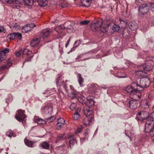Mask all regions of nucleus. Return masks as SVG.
Here are the masks:
<instances>
[{
	"instance_id": "48",
	"label": "nucleus",
	"mask_w": 154,
	"mask_h": 154,
	"mask_svg": "<svg viewBox=\"0 0 154 154\" xmlns=\"http://www.w3.org/2000/svg\"><path fill=\"white\" fill-rule=\"evenodd\" d=\"M57 123H60L61 124H62V125H64L65 120L63 119L60 118L57 119Z\"/></svg>"
},
{
	"instance_id": "8",
	"label": "nucleus",
	"mask_w": 154,
	"mask_h": 154,
	"mask_svg": "<svg viewBox=\"0 0 154 154\" xmlns=\"http://www.w3.org/2000/svg\"><path fill=\"white\" fill-rule=\"evenodd\" d=\"M126 103L128 107L132 109H136L138 103L137 101L133 100H127Z\"/></svg>"
},
{
	"instance_id": "61",
	"label": "nucleus",
	"mask_w": 154,
	"mask_h": 154,
	"mask_svg": "<svg viewBox=\"0 0 154 154\" xmlns=\"http://www.w3.org/2000/svg\"><path fill=\"white\" fill-rule=\"evenodd\" d=\"M71 93L72 94L74 95V97H75L77 94V92L76 91H73Z\"/></svg>"
},
{
	"instance_id": "63",
	"label": "nucleus",
	"mask_w": 154,
	"mask_h": 154,
	"mask_svg": "<svg viewBox=\"0 0 154 154\" xmlns=\"http://www.w3.org/2000/svg\"><path fill=\"white\" fill-rule=\"evenodd\" d=\"M64 134H59V135L58 136V137L59 138H62V137H64Z\"/></svg>"
},
{
	"instance_id": "31",
	"label": "nucleus",
	"mask_w": 154,
	"mask_h": 154,
	"mask_svg": "<svg viewBox=\"0 0 154 154\" xmlns=\"http://www.w3.org/2000/svg\"><path fill=\"white\" fill-rule=\"evenodd\" d=\"M116 76L119 78H125L127 77V75L125 72H119L117 73Z\"/></svg>"
},
{
	"instance_id": "55",
	"label": "nucleus",
	"mask_w": 154,
	"mask_h": 154,
	"mask_svg": "<svg viewBox=\"0 0 154 154\" xmlns=\"http://www.w3.org/2000/svg\"><path fill=\"white\" fill-rule=\"evenodd\" d=\"M6 58V57H5V56H2L1 55L0 53V64H1L2 61L4 60H5Z\"/></svg>"
},
{
	"instance_id": "29",
	"label": "nucleus",
	"mask_w": 154,
	"mask_h": 154,
	"mask_svg": "<svg viewBox=\"0 0 154 154\" xmlns=\"http://www.w3.org/2000/svg\"><path fill=\"white\" fill-rule=\"evenodd\" d=\"M82 41L80 40H79L75 41L74 45H75V46H73L70 51V52H72L75 50V48L78 47L79 45L81 44Z\"/></svg>"
},
{
	"instance_id": "3",
	"label": "nucleus",
	"mask_w": 154,
	"mask_h": 154,
	"mask_svg": "<svg viewBox=\"0 0 154 154\" xmlns=\"http://www.w3.org/2000/svg\"><path fill=\"white\" fill-rule=\"evenodd\" d=\"M33 57L32 51L27 48L24 49L23 51L22 57L25 61L23 62V64L26 62L30 61Z\"/></svg>"
},
{
	"instance_id": "41",
	"label": "nucleus",
	"mask_w": 154,
	"mask_h": 154,
	"mask_svg": "<svg viewBox=\"0 0 154 154\" xmlns=\"http://www.w3.org/2000/svg\"><path fill=\"white\" fill-rule=\"evenodd\" d=\"M8 39H9L10 40H13L15 38V33H11L9 34L7 36Z\"/></svg>"
},
{
	"instance_id": "52",
	"label": "nucleus",
	"mask_w": 154,
	"mask_h": 154,
	"mask_svg": "<svg viewBox=\"0 0 154 154\" xmlns=\"http://www.w3.org/2000/svg\"><path fill=\"white\" fill-rule=\"evenodd\" d=\"M89 22V21L88 20H85L82 21L80 22L81 25H86L88 24Z\"/></svg>"
},
{
	"instance_id": "43",
	"label": "nucleus",
	"mask_w": 154,
	"mask_h": 154,
	"mask_svg": "<svg viewBox=\"0 0 154 154\" xmlns=\"http://www.w3.org/2000/svg\"><path fill=\"white\" fill-rule=\"evenodd\" d=\"M114 55L117 58H119L122 57L123 55L122 52H116L114 53Z\"/></svg>"
},
{
	"instance_id": "20",
	"label": "nucleus",
	"mask_w": 154,
	"mask_h": 154,
	"mask_svg": "<svg viewBox=\"0 0 154 154\" xmlns=\"http://www.w3.org/2000/svg\"><path fill=\"white\" fill-rule=\"evenodd\" d=\"M3 2H6L10 4H21L22 1L21 0H0Z\"/></svg>"
},
{
	"instance_id": "33",
	"label": "nucleus",
	"mask_w": 154,
	"mask_h": 154,
	"mask_svg": "<svg viewBox=\"0 0 154 154\" xmlns=\"http://www.w3.org/2000/svg\"><path fill=\"white\" fill-rule=\"evenodd\" d=\"M60 5L62 8H64L68 6L66 0H59Z\"/></svg>"
},
{
	"instance_id": "21",
	"label": "nucleus",
	"mask_w": 154,
	"mask_h": 154,
	"mask_svg": "<svg viewBox=\"0 0 154 154\" xmlns=\"http://www.w3.org/2000/svg\"><path fill=\"white\" fill-rule=\"evenodd\" d=\"M40 40V38L38 37L34 38L31 42V46L33 47H37Z\"/></svg>"
},
{
	"instance_id": "40",
	"label": "nucleus",
	"mask_w": 154,
	"mask_h": 154,
	"mask_svg": "<svg viewBox=\"0 0 154 154\" xmlns=\"http://www.w3.org/2000/svg\"><path fill=\"white\" fill-rule=\"evenodd\" d=\"M105 20L107 23H112V22H114L112 18L109 15H107L105 17Z\"/></svg>"
},
{
	"instance_id": "23",
	"label": "nucleus",
	"mask_w": 154,
	"mask_h": 154,
	"mask_svg": "<svg viewBox=\"0 0 154 154\" xmlns=\"http://www.w3.org/2000/svg\"><path fill=\"white\" fill-rule=\"evenodd\" d=\"M140 105L142 108L144 109H147L149 106V103L147 100H144L140 102Z\"/></svg>"
},
{
	"instance_id": "60",
	"label": "nucleus",
	"mask_w": 154,
	"mask_h": 154,
	"mask_svg": "<svg viewBox=\"0 0 154 154\" xmlns=\"http://www.w3.org/2000/svg\"><path fill=\"white\" fill-rule=\"evenodd\" d=\"M4 27L3 26H0V32H4Z\"/></svg>"
},
{
	"instance_id": "27",
	"label": "nucleus",
	"mask_w": 154,
	"mask_h": 154,
	"mask_svg": "<svg viewBox=\"0 0 154 154\" xmlns=\"http://www.w3.org/2000/svg\"><path fill=\"white\" fill-rule=\"evenodd\" d=\"M36 1L41 6H46L48 4V2L47 0H36Z\"/></svg>"
},
{
	"instance_id": "56",
	"label": "nucleus",
	"mask_w": 154,
	"mask_h": 154,
	"mask_svg": "<svg viewBox=\"0 0 154 154\" xmlns=\"http://www.w3.org/2000/svg\"><path fill=\"white\" fill-rule=\"evenodd\" d=\"M149 134L151 137H154V127L150 132ZM152 141L154 142V138L152 139Z\"/></svg>"
},
{
	"instance_id": "12",
	"label": "nucleus",
	"mask_w": 154,
	"mask_h": 154,
	"mask_svg": "<svg viewBox=\"0 0 154 154\" xmlns=\"http://www.w3.org/2000/svg\"><path fill=\"white\" fill-rule=\"evenodd\" d=\"M61 76L59 77L56 79V84L57 85L59 86H62L63 88L65 89H66L67 86L66 84V82H64L63 80H62Z\"/></svg>"
},
{
	"instance_id": "50",
	"label": "nucleus",
	"mask_w": 154,
	"mask_h": 154,
	"mask_svg": "<svg viewBox=\"0 0 154 154\" xmlns=\"http://www.w3.org/2000/svg\"><path fill=\"white\" fill-rule=\"evenodd\" d=\"M16 55L19 57L22 54H23V51L22 49L20 50L19 51L15 52Z\"/></svg>"
},
{
	"instance_id": "28",
	"label": "nucleus",
	"mask_w": 154,
	"mask_h": 154,
	"mask_svg": "<svg viewBox=\"0 0 154 154\" xmlns=\"http://www.w3.org/2000/svg\"><path fill=\"white\" fill-rule=\"evenodd\" d=\"M55 92V91L54 88H48L46 90L45 92H43L42 93L43 94H50V95H51L54 94Z\"/></svg>"
},
{
	"instance_id": "15",
	"label": "nucleus",
	"mask_w": 154,
	"mask_h": 154,
	"mask_svg": "<svg viewBox=\"0 0 154 154\" xmlns=\"http://www.w3.org/2000/svg\"><path fill=\"white\" fill-rule=\"evenodd\" d=\"M128 27L131 31L136 30L138 28L137 23L135 21H131L128 24Z\"/></svg>"
},
{
	"instance_id": "44",
	"label": "nucleus",
	"mask_w": 154,
	"mask_h": 154,
	"mask_svg": "<svg viewBox=\"0 0 154 154\" xmlns=\"http://www.w3.org/2000/svg\"><path fill=\"white\" fill-rule=\"evenodd\" d=\"M89 132V130L88 129H87L85 130L84 133H83V134L84 136L83 138L84 140L87 139V137L88 136V135Z\"/></svg>"
},
{
	"instance_id": "36",
	"label": "nucleus",
	"mask_w": 154,
	"mask_h": 154,
	"mask_svg": "<svg viewBox=\"0 0 154 154\" xmlns=\"http://www.w3.org/2000/svg\"><path fill=\"white\" fill-rule=\"evenodd\" d=\"M142 115V111L138 112L137 114L136 119L138 121H141L143 120V118Z\"/></svg>"
},
{
	"instance_id": "1",
	"label": "nucleus",
	"mask_w": 154,
	"mask_h": 154,
	"mask_svg": "<svg viewBox=\"0 0 154 154\" xmlns=\"http://www.w3.org/2000/svg\"><path fill=\"white\" fill-rule=\"evenodd\" d=\"M149 63L143 64V65L139 66V69L136 71L137 74L143 77L140 79V85L135 82L132 83H135L137 85L138 89L140 91H143V88L148 87L150 83L149 79L147 77L146 71H149L151 68L149 66L147 65Z\"/></svg>"
},
{
	"instance_id": "46",
	"label": "nucleus",
	"mask_w": 154,
	"mask_h": 154,
	"mask_svg": "<svg viewBox=\"0 0 154 154\" xmlns=\"http://www.w3.org/2000/svg\"><path fill=\"white\" fill-rule=\"evenodd\" d=\"M142 115L143 119H146V117H147V116L149 115V113L147 111H142Z\"/></svg>"
},
{
	"instance_id": "42",
	"label": "nucleus",
	"mask_w": 154,
	"mask_h": 154,
	"mask_svg": "<svg viewBox=\"0 0 154 154\" xmlns=\"http://www.w3.org/2000/svg\"><path fill=\"white\" fill-rule=\"evenodd\" d=\"M9 52V50L7 48H6L3 50L1 51L0 52V53L2 56H5L6 57V54L8 53Z\"/></svg>"
},
{
	"instance_id": "59",
	"label": "nucleus",
	"mask_w": 154,
	"mask_h": 154,
	"mask_svg": "<svg viewBox=\"0 0 154 154\" xmlns=\"http://www.w3.org/2000/svg\"><path fill=\"white\" fill-rule=\"evenodd\" d=\"M125 135L128 136V137H129L130 140L131 141L132 140V138H133L134 136L133 134H132L130 136L129 135L127 134H125Z\"/></svg>"
},
{
	"instance_id": "10",
	"label": "nucleus",
	"mask_w": 154,
	"mask_h": 154,
	"mask_svg": "<svg viewBox=\"0 0 154 154\" xmlns=\"http://www.w3.org/2000/svg\"><path fill=\"white\" fill-rule=\"evenodd\" d=\"M35 26V25L34 23L28 24L23 27L22 29V32L24 33L27 32L31 31Z\"/></svg>"
},
{
	"instance_id": "45",
	"label": "nucleus",
	"mask_w": 154,
	"mask_h": 154,
	"mask_svg": "<svg viewBox=\"0 0 154 154\" xmlns=\"http://www.w3.org/2000/svg\"><path fill=\"white\" fill-rule=\"evenodd\" d=\"M66 28L67 30V32L68 33H71L72 32L73 30V26L71 24L69 25L67 27H66Z\"/></svg>"
},
{
	"instance_id": "53",
	"label": "nucleus",
	"mask_w": 154,
	"mask_h": 154,
	"mask_svg": "<svg viewBox=\"0 0 154 154\" xmlns=\"http://www.w3.org/2000/svg\"><path fill=\"white\" fill-rule=\"evenodd\" d=\"M63 125H62V124H61L60 123H57L56 124L57 129L58 130H59L61 128Z\"/></svg>"
},
{
	"instance_id": "34",
	"label": "nucleus",
	"mask_w": 154,
	"mask_h": 154,
	"mask_svg": "<svg viewBox=\"0 0 154 154\" xmlns=\"http://www.w3.org/2000/svg\"><path fill=\"white\" fill-rule=\"evenodd\" d=\"M146 120L151 122L154 121V111H153L149 116L146 117Z\"/></svg>"
},
{
	"instance_id": "26",
	"label": "nucleus",
	"mask_w": 154,
	"mask_h": 154,
	"mask_svg": "<svg viewBox=\"0 0 154 154\" xmlns=\"http://www.w3.org/2000/svg\"><path fill=\"white\" fill-rule=\"evenodd\" d=\"M34 121L35 122H37L39 124H43L46 123L45 120V121L41 118H37L36 116L35 117Z\"/></svg>"
},
{
	"instance_id": "14",
	"label": "nucleus",
	"mask_w": 154,
	"mask_h": 154,
	"mask_svg": "<svg viewBox=\"0 0 154 154\" xmlns=\"http://www.w3.org/2000/svg\"><path fill=\"white\" fill-rule=\"evenodd\" d=\"M81 110V109L80 107H78L76 109L75 112L73 116V118L75 120H77L80 119L81 117L80 112Z\"/></svg>"
},
{
	"instance_id": "11",
	"label": "nucleus",
	"mask_w": 154,
	"mask_h": 154,
	"mask_svg": "<svg viewBox=\"0 0 154 154\" xmlns=\"http://www.w3.org/2000/svg\"><path fill=\"white\" fill-rule=\"evenodd\" d=\"M94 121V119H91L90 118L85 117L83 121V123L84 125L86 126H89L92 124Z\"/></svg>"
},
{
	"instance_id": "38",
	"label": "nucleus",
	"mask_w": 154,
	"mask_h": 154,
	"mask_svg": "<svg viewBox=\"0 0 154 154\" xmlns=\"http://www.w3.org/2000/svg\"><path fill=\"white\" fill-rule=\"evenodd\" d=\"M98 85L96 84H92L90 86L91 88L94 91H95L98 90Z\"/></svg>"
},
{
	"instance_id": "39",
	"label": "nucleus",
	"mask_w": 154,
	"mask_h": 154,
	"mask_svg": "<svg viewBox=\"0 0 154 154\" xmlns=\"http://www.w3.org/2000/svg\"><path fill=\"white\" fill-rule=\"evenodd\" d=\"M148 5L149 7V9L154 12V2H148Z\"/></svg>"
},
{
	"instance_id": "22",
	"label": "nucleus",
	"mask_w": 154,
	"mask_h": 154,
	"mask_svg": "<svg viewBox=\"0 0 154 154\" xmlns=\"http://www.w3.org/2000/svg\"><path fill=\"white\" fill-rule=\"evenodd\" d=\"M39 147L42 149H48L49 148L50 144L47 142H43L40 143Z\"/></svg>"
},
{
	"instance_id": "58",
	"label": "nucleus",
	"mask_w": 154,
	"mask_h": 154,
	"mask_svg": "<svg viewBox=\"0 0 154 154\" xmlns=\"http://www.w3.org/2000/svg\"><path fill=\"white\" fill-rule=\"evenodd\" d=\"M71 40V37H70L69 39L68 40L66 43L65 44V46L66 48H67L68 45L69 44Z\"/></svg>"
},
{
	"instance_id": "25",
	"label": "nucleus",
	"mask_w": 154,
	"mask_h": 154,
	"mask_svg": "<svg viewBox=\"0 0 154 154\" xmlns=\"http://www.w3.org/2000/svg\"><path fill=\"white\" fill-rule=\"evenodd\" d=\"M77 80L79 83L80 86L81 87H82L83 86L82 84L84 82V80L82 78L81 75L79 73L77 75Z\"/></svg>"
},
{
	"instance_id": "32",
	"label": "nucleus",
	"mask_w": 154,
	"mask_h": 154,
	"mask_svg": "<svg viewBox=\"0 0 154 154\" xmlns=\"http://www.w3.org/2000/svg\"><path fill=\"white\" fill-rule=\"evenodd\" d=\"M111 29L114 32H118L120 29V27L119 25L115 24L114 23H113Z\"/></svg>"
},
{
	"instance_id": "54",
	"label": "nucleus",
	"mask_w": 154,
	"mask_h": 154,
	"mask_svg": "<svg viewBox=\"0 0 154 154\" xmlns=\"http://www.w3.org/2000/svg\"><path fill=\"white\" fill-rule=\"evenodd\" d=\"M13 133L11 130L7 132L6 133V134L7 136L9 137H12V136L13 135Z\"/></svg>"
},
{
	"instance_id": "57",
	"label": "nucleus",
	"mask_w": 154,
	"mask_h": 154,
	"mask_svg": "<svg viewBox=\"0 0 154 154\" xmlns=\"http://www.w3.org/2000/svg\"><path fill=\"white\" fill-rule=\"evenodd\" d=\"M82 129V126H80L78 127L77 129L75 131V133H79L81 131Z\"/></svg>"
},
{
	"instance_id": "30",
	"label": "nucleus",
	"mask_w": 154,
	"mask_h": 154,
	"mask_svg": "<svg viewBox=\"0 0 154 154\" xmlns=\"http://www.w3.org/2000/svg\"><path fill=\"white\" fill-rule=\"evenodd\" d=\"M25 4L26 6H31L36 2V0H24Z\"/></svg>"
},
{
	"instance_id": "5",
	"label": "nucleus",
	"mask_w": 154,
	"mask_h": 154,
	"mask_svg": "<svg viewBox=\"0 0 154 154\" xmlns=\"http://www.w3.org/2000/svg\"><path fill=\"white\" fill-rule=\"evenodd\" d=\"M24 112L25 110H24L22 109L18 110L15 116L16 119L20 122L23 121L26 117Z\"/></svg>"
},
{
	"instance_id": "62",
	"label": "nucleus",
	"mask_w": 154,
	"mask_h": 154,
	"mask_svg": "<svg viewBox=\"0 0 154 154\" xmlns=\"http://www.w3.org/2000/svg\"><path fill=\"white\" fill-rule=\"evenodd\" d=\"M100 31H101V32L103 33H105L106 32V28H103V29H101L100 30Z\"/></svg>"
},
{
	"instance_id": "16",
	"label": "nucleus",
	"mask_w": 154,
	"mask_h": 154,
	"mask_svg": "<svg viewBox=\"0 0 154 154\" xmlns=\"http://www.w3.org/2000/svg\"><path fill=\"white\" fill-rule=\"evenodd\" d=\"M103 24V20L102 19L97 21L96 23H93L91 25V27H94L96 30L97 28H100Z\"/></svg>"
},
{
	"instance_id": "49",
	"label": "nucleus",
	"mask_w": 154,
	"mask_h": 154,
	"mask_svg": "<svg viewBox=\"0 0 154 154\" xmlns=\"http://www.w3.org/2000/svg\"><path fill=\"white\" fill-rule=\"evenodd\" d=\"M14 33L15 38H17L19 40H20L22 38L21 34L19 32Z\"/></svg>"
},
{
	"instance_id": "6",
	"label": "nucleus",
	"mask_w": 154,
	"mask_h": 154,
	"mask_svg": "<svg viewBox=\"0 0 154 154\" xmlns=\"http://www.w3.org/2000/svg\"><path fill=\"white\" fill-rule=\"evenodd\" d=\"M66 29V26L65 25L62 24L54 28V30L58 34H60L61 36H64L66 34V32L65 31Z\"/></svg>"
},
{
	"instance_id": "2",
	"label": "nucleus",
	"mask_w": 154,
	"mask_h": 154,
	"mask_svg": "<svg viewBox=\"0 0 154 154\" xmlns=\"http://www.w3.org/2000/svg\"><path fill=\"white\" fill-rule=\"evenodd\" d=\"M135 83H132L131 86H128L126 89V91L129 93L130 97L135 101L139 100L141 96L140 91L138 88Z\"/></svg>"
},
{
	"instance_id": "47",
	"label": "nucleus",
	"mask_w": 154,
	"mask_h": 154,
	"mask_svg": "<svg viewBox=\"0 0 154 154\" xmlns=\"http://www.w3.org/2000/svg\"><path fill=\"white\" fill-rule=\"evenodd\" d=\"M76 104L75 103H72L70 106V109L72 110H73L75 109L76 107Z\"/></svg>"
},
{
	"instance_id": "17",
	"label": "nucleus",
	"mask_w": 154,
	"mask_h": 154,
	"mask_svg": "<svg viewBox=\"0 0 154 154\" xmlns=\"http://www.w3.org/2000/svg\"><path fill=\"white\" fill-rule=\"evenodd\" d=\"M94 102L93 99L91 98L88 99L86 102V106L87 108H91L93 106Z\"/></svg>"
},
{
	"instance_id": "19",
	"label": "nucleus",
	"mask_w": 154,
	"mask_h": 154,
	"mask_svg": "<svg viewBox=\"0 0 154 154\" xmlns=\"http://www.w3.org/2000/svg\"><path fill=\"white\" fill-rule=\"evenodd\" d=\"M42 111L44 113L51 114L52 112V108L51 106H44L42 108Z\"/></svg>"
},
{
	"instance_id": "51",
	"label": "nucleus",
	"mask_w": 154,
	"mask_h": 154,
	"mask_svg": "<svg viewBox=\"0 0 154 154\" xmlns=\"http://www.w3.org/2000/svg\"><path fill=\"white\" fill-rule=\"evenodd\" d=\"M147 60L148 61L150 62V63L151 64H152L154 63V58L152 57H149L147 58Z\"/></svg>"
},
{
	"instance_id": "18",
	"label": "nucleus",
	"mask_w": 154,
	"mask_h": 154,
	"mask_svg": "<svg viewBox=\"0 0 154 154\" xmlns=\"http://www.w3.org/2000/svg\"><path fill=\"white\" fill-rule=\"evenodd\" d=\"M73 135H72L69 138V145L70 147L72 148L73 146L75 144H77L76 140L74 138H73Z\"/></svg>"
},
{
	"instance_id": "24",
	"label": "nucleus",
	"mask_w": 154,
	"mask_h": 154,
	"mask_svg": "<svg viewBox=\"0 0 154 154\" xmlns=\"http://www.w3.org/2000/svg\"><path fill=\"white\" fill-rule=\"evenodd\" d=\"M91 2L90 0H81V2L83 5L87 7H88L90 6Z\"/></svg>"
},
{
	"instance_id": "35",
	"label": "nucleus",
	"mask_w": 154,
	"mask_h": 154,
	"mask_svg": "<svg viewBox=\"0 0 154 154\" xmlns=\"http://www.w3.org/2000/svg\"><path fill=\"white\" fill-rule=\"evenodd\" d=\"M24 142L25 144L28 146L33 147V143H34L35 142H32L31 141H29L27 140H24Z\"/></svg>"
},
{
	"instance_id": "37",
	"label": "nucleus",
	"mask_w": 154,
	"mask_h": 154,
	"mask_svg": "<svg viewBox=\"0 0 154 154\" xmlns=\"http://www.w3.org/2000/svg\"><path fill=\"white\" fill-rule=\"evenodd\" d=\"M56 119L54 116H51L48 118H45V121L48 123L53 122Z\"/></svg>"
},
{
	"instance_id": "7",
	"label": "nucleus",
	"mask_w": 154,
	"mask_h": 154,
	"mask_svg": "<svg viewBox=\"0 0 154 154\" xmlns=\"http://www.w3.org/2000/svg\"><path fill=\"white\" fill-rule=\"evenodd\" d=\"M145 131L146 133H150L154 128V123L151 121L147 120L145 125Z\"/></svg>"
},
{
	"instance_id": "9",
	"label": "nucleus",
	"mask_w": 154,
	"mask_h": 154,
	"mask_svg": "<svg viewBox=\"0 0 154 154\" xmlns=\"http://www.w3.org/2000/svg\"><path fill=\"white\" fill-rule=\"evenodd\" d=\"M84 111L86 117L90 118L91 119H94L93 112L91 108L85 107Z\"/></svg>"
},
{
	"instance_id": "13",
	"label": "nucleus",
	"mask_w": 154,
	"mask_h": 154,
	"mask_svg": "<svg viewBox=\"0 0 154 154\" xmlns=\"http://www.w3.org/2000/svg\"><path fill=\"white\" fill-rule=\"evenodd\" d=\"M50 33L49 29H44L40 34L41 38L43 39H45L49 36Z\"/></svg>"
},
{
	"instance_id": "64",
	"label": "nucleus",
	"mask_w": 154,
	"mask_h": 154,
	"mask_svg": "<svg viewBox=\"0 0 154 154\" xmlns=\"http://www.w3.org/2000/svg\"><path fill=\"white\" fill-rule=\"evenodd\" d=\"M6 68V66H3L1 67V69H5Z\"/></svg>"
},
{
	"instance_id": "4",
	"label": "nucleus",
	"mask_w": 154,
	"mask_h": 154,
	"mask_svg": "<svg viewBox=\"0 0 154 154\" xmlns=\"http://www.w3.org/2000/svg\"><path fill=\"white\" fill-rule=\"evenodd\" d=\"M149 7L147 4H142L140 5L139 7V13L142 15H145L149 11Z\"/></svg>"
}]
</instances>
